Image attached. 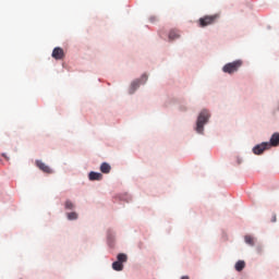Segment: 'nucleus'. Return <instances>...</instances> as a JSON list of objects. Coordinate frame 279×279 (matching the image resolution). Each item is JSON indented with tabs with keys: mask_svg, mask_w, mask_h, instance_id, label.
I'll use <instances>...</instances> for the list:
<instances>
[{
	"mask_svg": "<svg viewBox=\"0 0 279 279\" xmlns=\"http://www.w3.org/2000/svg\"><path fill=\"white\" fill-rule=\"evenodd\" d=\"M208 119H210V113L206 110H203L198 118H197V122H196V132L198 134H203L204 133V125H206V123H208Z\"/></svg>",
	"mask_w": 279,
	"mask_h": 279,
	"instance_id": "nucleus-1",
	"label": "nucleus"
},
{
	"mask_svg": "<svg viewBox=\"0 0 279 279\" xmlns=\"http://www.w3.org/2000/svg\"><path fill=\"white\" fill-rule=\"evenodd\" d=\"M219 20V14L205 15L198 20V27H208V25H215Z\"/></svg>",
	"mask_w": 279,
	"mask_h": 279,
	"instance_id": "nucleus-2",
	"label": "nucleus"
},
{
	"mask_svg": "<svg viewBox=\"0 0 279 279\" xmlns=\"http://www.w3.org/2000/svg\"><path fill=\"white\" fill-rule=\"evenodd\" d=\"M242 65H243V61L236 60L231 63H227L222 68V71H223V73H229V74L236 73V71H239V69H241Z\"/></svg>",
	"mask_w": 279,
	"mask_h": 279,
	"instance_id": "nucleus-3",
	"label": "nucleus"
},
{
	"mask_svg": "<svg viewBox=\"0 0 279 279\" xmlns=\"http://www.w3.org/2000/svg\"><path fill=\"white\" fill-rule=\"evenodd\" d=\"M269 147H270L269 143L264 142V143H262V144L256 145V146L253 148V153H254L256 156H260V154H263V151H265V149H269Z\"/></svg>",
	"mask_w": 279,
	"mask_h": 279,
	"instance_id": "nucleus-4",
	"label": "nucleus"
},
{
	"mask_svg": "<svg viewBox=\"0 0 279 279\" xmlns=\"http://www.w3.org/2000/svg\"><path fill=\"white\" fill-rule=\"evenodd\" d=\"M52 58L54 60H63L64 59V50L60 47H57L52 50Z\"/></svg>",
	"mask_w": 279,
	"mask_h": 279,
	"instance_id": "nucleus-5",
	"label": "nucleus"
},
{
	"mask_svg": "<svg viewBox=\"0 0 279 279\" xmlns=\"http://www.w3.org/2000/svg\"><path fill=\"white\" fill-rule=\"evenodd\" d=\"M36 167H38V169H40V171H43L44 173H53V170H51L49 166H46L43 160H36Z\"/></svg>",
	"mask_w": 279,
	"mask_h": 279,
	"instance_id": "nucleus-6",
	"label": "nucleus"
},
{
	"mask_svg": "<svg viewBox=\"0 0 279 279\" xmlns=\"http://www.w3.org/2000/svg\"><path fill=\"white\" fill-rule=\"evenodd\" d=\"M270 147H278L279 145V133H274L270 137Z\"/></svg>",
	"mask_w": 279,
	"mask_h": 279,
	"instance_id": "nucleus-7",
	"label": "nucleus"
},
{
	"mask_svg": "<svg viewBox=\"0 0 279 279\" xmlns=\"http://www.w3.org/2000/svg\"><path fill=\"white\" fill-rule=\"evenodd\" d=\"M168 38L169 40H177V38H180V32L177 29L170 31Z\"/></svg>",
	"mask_w": 279,
	"mask_h": 279,
	"instance_id": "nucleus-8",
	"label": "nucleus"
},
{
	"mask_svg": "<svg viewBox=\"0 0 279 279\" xmlns=\"http://www.w3.org/2000/svg\"><path fill=\"white\" fill-rule=\"evenodd\" d=\"M111 170H112V167H110L108 162L101 163L100 166L101 173H110Z\"/></svg>",
	"mask_w": 279,
	"mask_h": 279,
	"instance_id": "nucleus-9",
	"label": "nucleus"
},
{
	"mask_svg": "<svg viewBox=\"0 0 279 279\" xmlns=\"http://www.w3.org/2000/svg\"><path fill=\"white\" fill-rule=\"evenodd\" d=\"M89 180L95 181V180H101V178H104V174L99 173V172H89L88 175Z\"/></svg>",
	"mask_w": 279,
	"mask_h": 279,
	"instance_id": "nucleus-10",
	"label": "nucleus"
},
{
	"mask_svg": "<svg viewBox=\"0 0 279 279\" xmlns=\"http://www.w3.org/2000/svg\"><path fill=\"white\" fill-rule=\"evenodd\" d=\"M138 86H141V81H134L132 84H131V88H130V94H134V92L136 90V88H138Z\"/></svg>",
	"mask_w": 279,
	"mask_h": 279,
	"instance_id": "nucleus-11",
	"label": "nucleus"
},
{
	"mask_svg": "<svg viewBox=\"0 0 279 279\" xmlns=\"http://www.w3.org/2000/svg\"><path fill=\"white\" fill-rule=\"evenodd\" d=\"M112 269H114V271H123V264L121 262H114Z\"/></svg>",
	"mask_w": 279,
	"mask_h": 279,
	"instance_id": "nucleus-12",
	"label": "nucleus"
},
{
	"mask_svg": "<svg viewBox=\"0 0 279 279\" xmlns=\"http://www.w3.org/2000/svg\"><path fill=\"white\" fill-rule=\"evenodd\" d=\"M243 269H245V262L243 260H239L235 264V270L236 271H243Z\"/></svg>",
	"mask_w": 279,
	"mask_h": 279,
	"instance_id": "nucleus-13",
	"label": "nucleus"
},
{
	"mask_svg": "<svg viewBox=\"0 0 279 279\" xmlns=\"http://www.w3.org/2000/svg\"><path fill=\"white\" fill-rule=\"evenodd\" d=\"M244 241L247 245L254 246L255 242H254V236L252 235H245L244 236Z\"/></svg>",
	"mask_w": 279,
	"mask_h": 279,
	"instance_id": "nucleus-14",
	"label": "nucleus"
},
{
	"mask_svg": "<svg viewBox=\"0 0 279 279\" xmlns=\"http://www.w3.org/2000/svg\"><path fill=\"white\" fill-rule=\"evenodd\" d=\"M117 258H118V263H122V264L128 263V255L123 253L118 254Z\"/></svg>",
	"mask_w": 279,
	"mask_h": 279,
	"instance_id": "nucleus-15",
	"label": "nucleus"
},
{
	"mask_svg": "<svg viewBox=\"0 0 279 279\" xmlns=\"http://www.w3.org/2000/svg\"><path fill=\"white\" fill-rule=\"evenodd\" d=\"M66 217H68L69 221H75V219H77L78 215H77V213L72 211V213H68Z\"/></svg>",
	"mask_w": 279,
	"mask_h": 279,
	"instance_id": "nucleus-16",
	"label": "nucleus"
},
{
	"mask_svg": "<svg viewBox=\"0 0 279 279\" xmlns=\"http://www.w3.org/2000/svg\"><path fill=\"white\" fill-rule=\"evenodd\" d=\"M64 206L66 210H73L75 208V205L71 201H66Z\"/></svg>",
	"mask_w": 279,
	"mask_h": 279,
	"instance_id": "nucleus-17",
	"label": "nucleus"
},
{
	"mask_svg": "<svg viewBox=\"0 0 279 279\" xmlns=\"http://www.w3.org/2000/svg\"><path fill=\"white\" fill-rule=\"evenodd\" d=\"M141 81L145 84L147 82V74L142 75Z\"/></svg>",
	"mask_w": 279,
	"mask_h": 279,
	"instance_id": "nucleus-18",
	"label": "nucleus"
},
{
	"mask_svg": "<svg viewBox=\"0 0 279 279\" xmlns=\"http://www.w3.org/2000/svg\"><path fill=\"white\" fill-rule=\"evenodd\" d=\"M276 221H277L276 214H272L271 222H272V223H276Z\"/></svg>",
	"mask_w": 279,
	"mask_h": 279,
	"instance_id": "nucleus-19",
	"label": "nucleus"
},
{
	"mask_svg": "<svg viewBox=\"0 0 279 279\" xmlns=\"http://www.w3.org/2000/svg\"><path fill=\"white\" fill-rule=\"evenodd\" d=\"M181 279H190L189 276H183Z\"/></svg>",
	"mask_w": 279,
	"mask_h": 279,
	"instance_id": "nucleus-20",
	"label": "nucleus"
}]
</instances>
